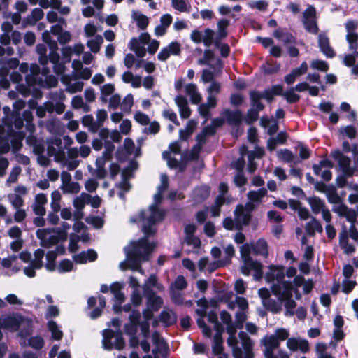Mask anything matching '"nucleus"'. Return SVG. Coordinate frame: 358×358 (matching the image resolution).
Listing matches in <instances>:
<instances>
[{
  "label": "nucleus",
  "instance_id": "nucleus-36",
  "mask_svg": "<svg viewBox=\"0 0 358 358\" xmlns=\"http://www.w3.org/2000/svg\"><path fill=\"white\" fill-rule=\"evenodd\" d=\"M346 40L349 43V48L350 50L358 49V33H348L346 35Z\"/></svg>",
  "mask_w": 358,
  "mask_h": 358
},
{
  "label": "nucleus",
  "instance_id": "nucleus-55",
  "mask_svg": "<svg viewBox=\"0 0 358 358\" xmlns=\"http://www.w3.org/2000/svg\"><path fill=\"white\" fill-rule=\"evenodd\" d=\"M285 307L286 308L285 315H293L294 314V309L296 306V303L292 298L284 301Z\"/></svg>",
  "mask_w": 358,
  "mask_h": 358
},
{
  "label": "nucleus",
  "instance_id": "nucleus-25",
  "mask_svg": "<svg viewBox=\"0 0 358 358\" xmlns=\"http://www.w3.org/2000/svg\"><path fill=\"white\" fill-rule=\"evenodd\" d=\"M262 303L263 306L267 310L273 313H278L282 310L281 305L273 299L270 298L268 300L262 301Z\"/></svg>",
  "mask_w": 358,
  "mask_h": 358
},
{
  "label": "nucleus",
  "instance_id": "nucleus-60",
  "mask_svg": "<svg viewBox=\"0 0 358 358\" xmlns=\"http://www.w3.org/2000/svg\"><path fill=\"white\" fill-rule=\"evenodd\" d=\"M204 233L208 237L212 238L215 235V225L212 222H207L204 225Z\"/></svg>",
  "mask_w": 358,
  "mask_h": 358
},
{
  "label": "nucleus",
  "instance_id": "nucleus-40",
  "mask_svg": "<svg viewBox=\"0 0 358 358\" xmlns=\"http://www.w3.org/2000/svg\"><path fill=\"white\" fill-rule=\"evenodd\" d=\"M85 220L87 223L92 224L95 229H101L103 226V220L99 216H87Z\"/></svg>",
  "mask_w": 358,
  "mask_h": 358
},
{
  "label": "nucleus",
  "instance_id": "nucleus-1",
  "mask_svg": "<svg viewBox=\"0 0 358 358\" xmlns=\"http://www.w3.org/2000/svg\"><path fill=\"white\" fill-rule=\"evenodd\" d=\"M152 225H145L143 232L145 237L140 238L136 242H133L132 248L127 253L129 261L132 263L134 268H141V263L149 260L150 256L154 251L156 243H150L148 240L149 236L153 235L155 231L151 227Z\"/></svg>",
  "mask_w": 358,
  "mask_h": 358
},
{
  "label": "nucleus",
  "instance_id": "nucleus-54",
  "mask_svg": "<svg viewBox=\"0 0 358 358\" xmlns=\"http://www.w3.org/2000/svg\"><path fill=\"white\" fill-rule=\"evenodd\" d=\"M356 285V281L348 280V279H345L343 281L342 283V292L348 294L352 292Z\"/></svg>",
  "mask_w": 358,
  "mask_h": 358
},
{
  "label": "nucleus",
  "instance_id": "nucleus-20",
  "mask_svg": "<svg viewBox=\"0 0 358 358\" xmlns=\"http://www.w3.org/2000/svg\"><path fill=\"white\" fill-rule=\"evenodd\" d=\"M22 327L20 330V334L22 336H29L33 331V322L31 318L23 316Z\"/></svg>",
  "mask_w": 358,
  "mask_h": 358
},
{
  "label": "nucleus",
  "instance_id": "nucleus-37",
  "mask_svg": "<svg viewBox=\"0 0 358 358\" xmlns=\"http://www.w3.org/2000/svg\"><path fill=\"white\" fill-rule=\"evenodd\" d=\"M73 268V262L69 260V259H64L62 261H60L59 266H58V271L60 273H67L72 271Z\"/></svg>",
  "mask_w": 358,
  "mask_h": 358
},
{
  "label": "nucleus",
  "instance_id": "nucleus-8",
  "mask_svg": "<svg viewBox=\"0 0 358 358\" xmlns=\"http://www.w3.org/2000/svg\"><path fill=\"white\" fill-rule=\"evenodd\" d=\"M223 115L226 117L227 122L231 126L238 127L243 120V115L240 110H231L225 109Z\"/></svg>",
  "mask_w": 358,
  "mask_h": 358
},
{
  "label": "nucleus",
  "instance_id": "nucleus-26",
  "mask_svg": "<svg viewBox=\"0 0 358 358\" xmlns=\"http://www.w3.org/2000/svg\"><path fill=\"white\" fill-rule=\"evenodd\" d=\"M103 42V37L101 35H96L94 39L87 41V45L90 48L92 52L97 53L100 50Z\"/></svg>",
  "mask_w": 358,
  "mask_h": 358
},
{
  "label": "nucleus",
  "instance_id": "nucleus-30",
  "mask_svg": "<svg viewBox=\"0 0 358 358\" xmlns=\"http://www.w3.org/2000/svg\"><path fill=\"white\" fill-rule=\"evenodd\" d=\"M223 338L222 337L214 336L213 343V352L215 355H220L223 353Z\"/></svg>",
  "mask_w": 358,
  "mask_h": 358
},
{
  "label": "nucleus",
  "instance_id": "nucleus-41",
  "mask_svg": "<svg viewBox=\"0 0 358 358\" xmlns=\"http://www.w3.org/2000/svg\"><path fill=\"white\" fill-rule=\"evenodd\" d=\"M303 23L307 31L313 34H317L318 33L319 28L315 19L304 20Z\"/></svg>",
  "mask_w": 358,
  "mask_h": 358
},
{
  "label": "nucleus",
  "instance_id": "nucleus-7",
  "mask_svg": "<svg viewBox=\"0 0 358 358\" xmlns=\"http://www.w3.org/2000/svg\"><path fill=\"white\" fill-rule=\"evenodd\" d=\"M145 294L147 298V306L152 308L154 311H158L163 305V299L157 296L151 289H145Z\"/></svg>",
  "mask_w": 358,
  "mask_h": 358
},
{
  "label": "nucleus",
  "instance_id": "nucleus-45",
  "mask_svg": "<svg viewBox=\"0 0 358 358\" xmlns=\"http://www.w3.org/2000/svg\"><path fill=\"white\" fill-rule=\"evenodd\" d=\"M115 149V145L111 141H105V150L103 152V158L106 160H110L112 159L113 152Z\"/></svg>",
  "mask_w": 358,
  "mask_h": 358
},
{
  "label": "nucleus",
  "instance_id": "nucleus-59",
  "mask_svg": "<svg viewBox=\"0 0 358 358\" xmlns=\"http://www.w3.org/2000/svg\"><path fill=\"white\" fill-rule=\"evenodd\" d=\"M98 186H99L98 182L94 178L88 179L85 182V187L89 192H95Z\"/></svg>",
  "mask_w": 358,
  "mask_h": 358
},
{
  "label": "nucleus",
  "instance_id": "nucleus-47",
  "mask_svg": "<svg viewBox=\"0 0 358 358\" xmlns=\"http://www.w3.org/2000/svg\"><path fill=\"white\" fill-rule=\"evenodd\" d=\"M166 48L171 55L178 56L181 53V45L178 41H172L166 46Z\"/></svg>",
  "mask_w": 358,
  "mask_h": 358
},
{
  "label": "nucleus",
  "instance_id": "nucleus-57",
  "mask_svg": "<svg viewBox=\"0 0 358 358\" xmlns=\"http://www.w3.org/2000/svg\"><path fill=\"white\" fill-rule=\"evenodd\" d=\"M174 287L179 290L185 289L187 286V282L183 275H178L173 282Z\"/></svg>",
  "mask_w": 358,
  "mask_h": 358
},
{
  "label": "nucleus",
  "instance_id": "nucleus-35",
  "mask_svg": "<svg viewBox=\"0 0 358 358\" xmlns=\"http://www.w3.org/2000/svg\"><path fill=\"white\" fill-rule=\"evenodd\" d=\"M292 298V286L290 284L285 282L283 285L281 294L278 297L280 302Z\"/></svg>",
  "mask_w": 358,
  "mask_h": 358
},
{
  "label": "nucleus",
  "instance_id": "nucleus-11",
  "mask_svg": "<svg viewBox=\"0 0 358 358\" xmlns=\"http://www.w3.org/2000/svg\"><path fill=\"white\" fill-rule=\"evenodd\" d=\"M210 187L207 185L196 187L193 192V199L197 203L206 201L210 196Z\"/></svg>",
  "mask_w": 358,
  "mask_h": 358
},
{
  "label": "nucleus",
  "instance_id": "nucleus-38",
  "mask_svg": "<svg viewBox=\"0 0 358 358\" xmlns=\"http://www.w3.org/2000/svg\"><path fill=\"white\" fill-rule=\"evenodd\" d=\"M80 240V236L73 233L70 234V242L68 247L70 252H75L78 250V242Z\"/></svg>",
  "mask_w": 358,
  "mask_h": 358
},
{
  "label": "nucleus",
  "instance_id": "nucleus-19",
  "mask_svg": "<svg viewBox=\"0 0 358 358\" xmlns=\"http://www.w3.org/2000/svg\"><path fill=\"white\" fill-rule=\"evenodd\" d=\"M307 201L315 214H318L325 208L324 202L317 196L309 197Z\"/></svg>",
  "mask_w": 358,
  "mask_h": 358
},
{
  "label": "nucleus",
  "instance_id": "nucleus-61",
  "mask_svg": "<svg viewBox=\"0 0 358 358\" xmlns=\"http://www.w3.org/2000/svg\"><path fill=\"white\" fill-rule=\"evenodd\" d=\"M164 117L168 118L170 121L174 123L176 125H179L180 123L177 118V115L172 110H165L163 111Z\"/></svg>",
  "mask_w": 358,
  "mask_h": 358
},
{
  "label": "nucleus",
  "instance_id": "nucleus-56",
  "mask_svg": "<svg viewBox=\"0 0 358 358\" xmlns=\"http://www.w3.org/2000/svg\"><path fill=\"white\" fill-rule=\"evenodd\" d=\"M9 198L12 206L16 209L21 208L24 205V200L19 194L10 195Z\"/></svg>",
  "mask_w": 358,
  "mask_h": 358
},
{
  "label": "nucleus",
  "instance_id": "nucleus-27",
  "mask_svg": "<svg viewBox=\"0 0 358 358\" xmlns=\"http://www.w3.org/2000/svg\"><path fill=\"white\" fill-rule=\"evenodd\" d=\"M267 194V190L264 187L259 189L257 191H250L248 197L252 202H259L262 198Z\"/></svg>",
  "mask_w": 358,
  "mask_h": 358
},
{
  "label": "nucleus",
  "instance_id": "nucleus-33",
  "mask_svg": "<svg viewBox=\"0 0 358 358\" xmlns=\"http://www.w3.org/2000/svg\"><path fill=\"white\" fill-rule=\"evenodd\" d=\"M284 96L288 103H296L300 100V96L294 92V89L292 87L282 95Z\"/></svg>",
  "mask_w": 358,
  "mask_h": 358
},
{
  "label": "nucleus",
  "instance_id": "nucleus-13",
  "mask_svg": "<svg viewBox=\"0 0 358 358\" xmlns=\"http://www.w3.org/2000/svg\"><path fill=\"white\" fill-rule=\"evenodd\" d=\"M273 36L280 40L285 45L295 44L296 37L290 32L283 31L281 29H277L273 32Z\"/></svg>",
  "mask_w": 358,
  "mask_h": 358
},
{
  "label": "nucleus",
  "instance_id": "nucleus-50",
  "mask_svg": "<svg viewBox=\"0 0 358 358\" xmlns=\"http://www.w3.org/2000/svg\"><path fill=\"white\" fill-rule=\"evenodd\" d=\"M134 120L138 123H139L140 124L143 125V126L148 125V124H150L149 117L146 114H145L141 111H138L134 114Z\"/></svg>",
  "mask_w": 358,
  "mask_h": 358
},
{
  "label": "nucleus",
  "instance_id": "nucleus-4",
  "mask_svg": "<svg viewBox=\"0 0 358 358\" xmlns=\"http://www.w3.org/2000/svg\"><path fill=\"white\" fill-rule=\"evenodd\" d=\"M236 217V229L241 230L242 225L248 226L250 224L252 219V215L250 213H245L243 205L239 204L236 206L234 211Z\"/></svg>",
  "mask_w": 358,
  "mask_h": 358
},
{
  "label": "nucleus",
  "instance_id": "nucleus-12",
  "mask_svg": "<svg viewBox=\"0 0 358 358\" xmlns=\"http://www.w3.org/2000/svg\"><path fill=\"white\" fill-rule=\"evenodd\" d=\"M230 22L227 19H222L217 22V32L215 37V41L216 45L219 44V41H222L224 39L227 35V27L229 26Z\"/></svg>",
  "mask_w": 358,
  "mask_h": 358
},
{
  "label": "nucleus",
  "instance_id": "nucleus-39",
  "mask_svg": "<svg viewBox=\"0 0 358 358\" xmlns=\"http://www.w3.org/2000/svg\"><path fill=\"white\" fill-rule=\"evenodd\" d=\"M310 66L312 69H317L322 72H327L329 68L327 62L320 59L313 60L310 64Z\"/></svg>",
  "mask_w": 358,
  "mask_h": 358
},
{
  "label": "nucleus",
  "instance_id": "nucleus-24",
  "mask_svg": "<svg viewBox=\"0 0 358 358\" xmlns=\"http://www.w3.org/2000/svg\"><path fill=\"white\" fill-rule=\"evenodd\" d=\"M25 136L24 133L21 131L15 132L11 139V145L14 152L19 151L22 147V140Z\"/></svg>",
  "mask_w": 358,
  "mask_h": 358
},
{
  "label": "nucleus",
  "instance_id": "nucleus-23",
  "mask_svg": "<svg viewBox=\"0 0 358 358\" xmlns=\"http://www.w3.org/2000/svg\"><path fill=\"white\" fill-rule=\"evenodd\" d=\"M250 266H251V271L255 272L254 278L256 280H259L263 277V271H262V264L260 262L257 260H253L251 257V259L249 261Z\"/></svg>",
  "mask_w": 358,
  "mask_h": 358
},
{
  "label": "nucleus",
  "instance_id": "nucleus-5",
  "mask_svg": "<svg viewBox=\"0 0 358 358\" xmlns=\"http://www.w3.org/2000/svg\"><path fill=\"white\" fill-rule=\"evenodd\" d=\"M318 46L320 51L328 58H333L336 53L330 45L329 39L326 34L320 33L318 35Z\"/></svg>",
  "mask_w": 358,
  "mask_h": 358
},
{
  "label": "nucleus",
  "instance_id": "nucleus-10",
  "mask_svg": "<svg viewBox=\"0 0 358 358\" xmlns=\"http://www.w3.org/2000/svg\"><path fill=\"white\" fill-rule=\"evenodd\" d=\"M150 215L148 217V222L153 225L157 222L164 220L166 212L163 209H159L157 205H151L150 207Z\"/></svg>",
  "mask_w": 358,
  "mask_h": 358
},
{
  "label": "nucleus",
  "instance_id": "nucleus-43",
  "mask_svg": "<svg viewBox=\"0 0 358 358\" xmlns=\"http://www.w3.org/2000/svg\"><path fill=\"white\" fill-rule=\"evenodd\" d=\"M114 338H115L114 348L118 350H122L125 346V342L122 333L120 329L117 330V334L115 335Z\"/></svg>",
  "mask_w": 358,
  "mask_h": 358
},
{
  "label": "nucleus",
  "instance_id": "nucleus-53",
  "mask_svg": "<svg viewBox=\"0 0 358 358\" xmlns=\"http://www.w3.org/2000/svg\"><path fill=\"white\" fill-rule=\"evenodd\" d=\"M21 170L22 169H21L20 166H15L12 169V171L7 179V183L10 184V183L16 182L18 179V176L20 174Z\"/></svg>",
  "mask_w": 358,
  "mask_h": 358
},
{
  "label": "nucleus",
  "instance_id": "nucleus-2",
  "mask_svg": "<svg viewBox=\"0 0 358 358\" xmlns=\"http://www.w3.org/2000/svg\"><path fill=\"white\" fill-rule=\"evenodd\" d=\"M23 315L20 313H15L7 315L3 319H0V327L4 329L11 331H17L20 329L22 323Z\"/></svg>",
  "mask_w": 358,
  "mask_h": 358
},
{
  "label": "nucleus",
  "instance_id": "nucleus-9",
  "mask_svg": "<svg viewBox=\"0 0 358 358\" xmlns=\"http://www.w3.org/2000/svg\"><path fill=\"white\" fill-rule=\"evenodd\" d=\"M283 94V87L281 85H275L271 88L265 89L260 95L262 99H266L268 103L273 101L275 96H281Z\"/></svg>",
  "mask_w": 358,
  "mask_h": 358
},
{
  "label": "nucleus",
  "instance_id": "nucleus-16",
  "mask_svg": "<svg viewBox=\"0 0 358 358\" xmlns=\"http://www.w3.org/2000/svg\"><path fill=\"white\" fill-rule=\"evenodd\" d=\"M250 99L251 103V108H255L257 110L262 111L265 106L263 103L261 102V99H262L260 95V92L257 90H251L250 92Z\"/></svg>",
  "mask_w": 358,
  "mask_h": 358
},
{
  "label": "nucleus",
  "instance_id": "nucleus-14",
  "mask_svg": "<svg viewBox=\"0 0 358 358\" xmlns=\"http://www.w3.org/2000/svg\"><path fill=\"white\" fill-rule=\"evenodd\" d=\"M305 229L306 234L310 237L315 236L316 231L318 233L323 231L322 224L315 217H312L311 221L306 223Z\"/></svg>",
  "mask_w": 358,
  "mask_h": 358
},
{
  "label": "nucleus",
  "instance_id": "nucleus-49",
  "mask_svg": "<svg viewBox=\"0 0 358 358\" xmlns=\"http://www.w3.org/2000/svg\"><path fill=\"white\" fill-rule=\"evenodd\" d=\"M115 91V86L113 84L108 83L102 86L101 89V99L103 101H106L103 96H107L112 94Z\"/></svg>",
  "mask_w": 358,
  "mask_h": 358
},
{
  "label": "nucleus",
  "instance_id": "nucleus-21",
  "mask_svg": "<svg viewBox=\"0 0 358 358\" xmlns=\"http://www.w3.org/2000/svg\"><path fill=\"white\" fill-rule=\"evenodd\" d=\"M48 329L51 332L52 338L55 341H60L63 338V332L58 328L57 322L50 320L47 323Z\"/></svg>",
  "mask_w": 358,
  "mask_h": 358
},
{
  "label": "nucleus",
  "instance_id": "nucleus-62",
  "mask_svg": "<svg viewBox=\"0 0 358 358\" xmlns=\"http://www.w3.org/2000/svg\"><path fill=\"white\" fill-rule=\"evenodd\" d=\"M172 6L177 10L185 12L187 10L185 0H172Z\"/></svg>",
  "mask_w": 358,
  "mask_h": 358
},
{
  "label": "nucleus",
  "instance_id": "nucleus-64",
  "mask_svg": "<svg viewBox=\"0 0 358 358\" xmlns=\"http://www.w3.org/2000/svg\"><path fill=\"white\" fill-rule=\"evenodd\" d=\"M248 139L251 143H256L258 141L257 130L254 127H250L248 129Z\"/></svg>",
  "mask_w": 358,
  "mask_h": 358
},
{
  "label": "nucleus",
  "instance_id": "nucleus-32",
  "mask_svg": "<svg viewBox=\"0 0 358 358\" xmlns=\"http://www.w3.org/2000/svg\"><path fill=\"white\" fill-rule=\"evenodd\" d=\"M214 36H215V31L210 28H206L204 30V35L203 37V43L204 45L206 47H209L212 44H214V41H215Z\"/></svg>",
  "mask_w": 358,
  "mask_h": 358
},
{
  "label": "nucleus",
  "instance_id": "nucleus-52",
  "mask_svg": "<svg viewBox=\"0 0 358 358\" xmlns=\"http://www.w3.org/2000/svg\"><path fill=\"white\" fill-rule=\"evenodd\" d=\"M235 324L236 327L239 329L243 327V324L247 319V316L245 313L242 311H238L235 315Z\"/></svg>",
  "mask_w": 358,
  "mask_h": 358
},
{
  "label": "nucleus",
  "instance_id": "nucleus-34",
  "mask_svg": "<svg viewBox=\"0 0 358 358\" xmlns=\"http://www.w3.org/2000/svg\"><path fill=\"white\" fill-rule=\"evenodd\" d=\"M28 343L29 346L35 350H41L45 345L43 338L40 336L31 337L29 339Z\"/></svg>",
  "mask_w": 358,
  "mask_h": 358
},
{
  "label": "nucleus",
  "instance_id": "nucleus-31",
  "mask_svg": "<svg viewBox=\"0 0 358 358\" xmlns=\"http://www.w3.org/2000/svg\"><path fill=\"white\" fill-rule=\"evenodd\" d=\"M238 337L241 341V343L245 351L252 349V341L245 331H240L238 333Z\"/></svg>",
  "mask_w": 358,
  "mask_h": 358
},
{
  "label": "nucleus",
  "instance_id": "nucleus-22",
  "mask_svg": "<svg viewBox=\"0 0 358 358\" xmlns=\"http://www.w3.org/2000/svg\"><path fill=\"white\" fill-rule=\"evenodd\" d=\"M132 17L135 20L138 27L141 30H145L148 27L149 24V19L146 15L134 11Z\"/></svg>",
  "mask_w": 358,
  "mask_h": 358
},
{
  "label": "nucleus",
  "instance_id": "nucleus-28",
  "mask_svg": "<svg viewBox=\"0 0 358 358\" xmlns=\"http://www.w3.org/2000/svg\"><path fill=\"white\" fill-rule=\"evenodd\" d=\"M57 256L55 251H48L46 254L47 262L45 264V268L48 271H54L56 268V261Z\"/></svg>",
  "mask_w": 358,
  "mask_h": 358
},
{
  "label": "nucleus",
  "instance_id": "nucleus-63",
  "mask_svg": "<svg viewBox=\"0 0 358 358\" xmlns=\"http://www.w3.org/2000/svg\"><path fill=\"white\" fill-rule=\"evenodd\" d=\"M59 241L60 240L58 238L57 235H51L46 241H43V243H41V245L44 248H48L52 245H57Z\"/></svg>",
  "mask_w": 358,
  "mask_h": 358
},
{
  "label": "nucleus",
  "instance_id": "nucleus-42",
  "mask_svg": "<svg viewBox=\"0 0 358 358\" xmlns=\"http://www.w3.org/2000/svg\"><path fill=\"white\" fill-rule=\"evenodd\" d=\"M259 112L260 110L250 108L247 112L245 122L248 124H252L253 122H256L259 118Z\"/></svg>",
  "mask_w": 358,
  "mask_h": 358
},
{
  "label": "nucleus",
  "instance_id": "nucleus-29",
  "mask_svg": "<svg viewBox=\"0 0 358 358\" xmlns=\"http://www.w3.org/2000/svg\"><path fill=\"white\" fill-rule=\"evenodd\" d=\"M326 194L327 200L330 203L336 204L341 202V199L338 194L336 189L334 185H329V189Z\"/></svg>",
  "mask_w": 358,
  "mask_h": 358
},
{
  "label": "nucleus",
  "instance_id": "nucleus-15",
  "mask_svg": "<svg viewBox=\"0 0 358 358\" xmlns=\"http://www.w3.org/2000/svg\"><path fill=\"white\" fill-rule=\"evenodd\" d=\"M331 155L335 160L338 162V165L342 170L350 166V158L344 155L340 150H336L333 151Z\"/></svg>",
  "mask_w": 358,
  "mask_h": 358
},
{
  "label": "nucleus",
  "instance_id": "nucleus-17",
  "mask_svg": "<svg viewBox=\"0 0 358 358\" xmlns=\"http://www.w3.org/2000/svg\"><path fill=\"white\" fill-rule=\"evenodd\" d=\"M252 248L255 255H261L265 257L268 255V243L264 238L257 240L255 245L252 246Z\"/></svg>",
  "mask_w": 358,
  "mask_h": 358
},
{
  "label": "nucleus",
  "instance_id": "nucleus-18",
  "mask_svg": "<svg viewBox=\"0 0 358 358\" xmlns=\"http://www.w3.org/2000/svg\"><path fill=\"white\" fill-rule=\"evenodd\" d=\"M159 320L164 324L166 327H171L175 324L177 322L176 315L171 312V314L166 310H162L159 316Z\"/></svg>",
  "mask_w": 358,
  "mask_h": 358
},
{
  "label": "nucleus",
  "instance_id": "nucleus-46",
  "mask_svg": "<svg viewBox=\"0 0 358 358\" xmlns=\"http://www.w3.org/2000/svg\"><path fill=\"white\" fill-rule=\"evenodd\" d=\"M280 66L278 64H268L267 63L266 65H262V69L264 73L267 75H272L276 73L280 70Z\"/></svg>",
  "mask_w": 358,
  "mask_h": 358
},
{
  "label": "nucleus",
  "instance_id": "nucleus-58",
  "mask_svg": "<svg viewBox=\"0 0 358 358\" xmlns=\"http://www.w3.org/2000/svg\"><path fill=\"white\" fill-rule=\"evenodd\" d=\"M159 130H160V125H159V122L154 121L150 124L149 127L145 128L143 131L145 134H156L159 131Z\"/></svg>",
  "mask_w": 358,
  "mask_h": 358
},
{
  "label": "nucleus",
  "instance_id": "nucleus-6",
  "mask_svg": "<svg viewBox=\"0 0 358 358\" xmlns=\"http://www.w3.org/2000/svg\"><path fill=\"white\" fill-rule=\"evenodd\" d=\"M269 271L265 274V279L268 282H272L275 280L280 281L285 278V267L282 266L270 265Z\"/></svg>",
  "mask_w": 358,
  "mask_h": 358
},
{
  "label": "nucleus",
  "instance_id": "nucleus-48",
  "mask_svg": "<svg viewBox=\"0 0 358 358\" xmlns=\"http://www.w3.org/2000/svg\"><path fill=\"white\" fill-rule=\"evenodd\" d=\"M134 104V98L131 94H127L123 99L122 109L124 112H129Z\"/></svg>",
  "mask_w": 358,
  "mask_h": 358
},
{
  "label": "nucleus",
  "instance_id": "nucleus-44",
  "mask_svg": "<svg viewBox=\"0 0 358 358\" xmlns=\"http://www.w3.org/2000/svg\"><path fill=\"white\" fill-rule=\"evenodd\" d=\"M279 157L284 162H292L294 159L292 152L288 149L280 150L279 152Z\"/></svg>",
  "mask_w": 358,
  "mask_h": 358
},
{
  "label": "nucleus",
  "instance_id": "nucleus-51",
  "mask_svg": "<svg viewBox=\"0 0 358 358\" xmlns=\"http://www.w3.org/2000/svg\"><path fill=\"white\" fill-rule=\"evenodd\" d=\"M214 45L215 48H219L220 51V55L227 58L229 57L230 54V47L227 43H222V41H219V44L216 45V42H214Z\"/></svg>",
  "mask_w": 358,
  "mask_h": 358
},
{
  "label": "nucleus",
  "instance_id": "nucleus-3",
  "mask_svg": "<svg viewBox=\"0 0 358 358\" xmlns=\"http://www.w3.org/2000/svg\"><path fill=\"white\" fill-rule=\"evenodd\" d=\"M262 342L266 348L264 351V358H278L273 353V350L280 346V342L275 335L265 336Z\"/></svg>",
  "mask_w": 358,
  "mask_h": 358
}]
</instances>
